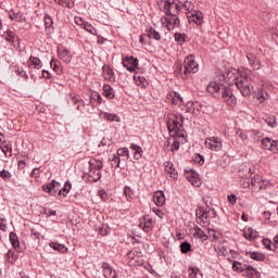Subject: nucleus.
<instances>
[{
	"label": "nucleus",
	"mask_w": 278,
	"mask_h": 278,
	"mask_svg": "<svg viewBox=\"0 0 278 278\" xmlns=\"http://www.w3.org/2000/svg\"><path fill=\"white\" fill-rule=\"evenodd\" d=\"M178 150H179V141H178V140H175V141H173V143H172L170 151H172V152H175V151H178Z\"/></svg>",
	"instance_id": "nucleus-64"
},
{
	"label": "nucleus",
	"mask_w": 278,
	"mask_h": 278,
	"mask_svg": "<svg viewBox=\"0 0 278 278\" xmlns=\"http://www.w3.org/2000/svg\"><path fill=\"white\" fill-rule=\"evenodd\" d=\"M186 16L189 23H194L197 25L203 24V13H201L200 11L186 12Z\"/></svg>",
	"instance_id": "nucleus-12"
},
{
	"label": "nucleus",
	"mask_w": 278,
	"mask_h": 278,
	"mask_svg": "<svg viewBox=\"0 0 278 278\" xmlns=\"http://www.w3.org/2000/svg\"><path fill=\"white\" fill-rule=\"evenodd\" d=\"M250 257L256 262H263L265 260V255L258 252H250Z\"/></svg>",
	"instance_id": "nucleus-45"
},
{
	"label": "nucleus",
	"mask_w": 278,
	"mask_h": 278,
	"mask_svg": "<svg viewBox=\"0 0 278 278\" xmlns=\"http://www.w3.org/2000/svg\"><path fill=\"white\" fill-rule=\"evenodd\" d=\"M153 202L156 204V206L161 207L166 203V197H164L163 191H156L153 194Z\"/></svg>",
	"instance_id": "nucleus-22"
},
{
	"label": "nucleus",
	"mask_w": 278,
	"mask_h": 278,
	"mask_svg": "<svg viewBox=\"0 0 278 278\" xmlns=\"http://www.w3.org/2000/svg\"><path fill=\"white\" fill-rule=\"evenodd\" d=\"M151 39H154V40H161V35L157 30H155V28L153 27H150L146 30V34H142Z\"/></svg>",
	"instance_id": "nucleus-28"
},
{
	"label": "nucleus",
	"mask_w": 278,
	"mask_h": 278,
	"mask_svg": "<svg viewBox=\"0 0 278 278\" xmlns=\"http://www.w3.org/2000/svg\"><path fill=\"white\" fill-rule=\"evenodd\" d=\"M254 174L253 166L250 164H245L243 168L239 170V176L241 178H250Z\"/></svg>",
	"instance_id": "nucleus-24"
},
{
	"label": "nucleus",
	"mask_w": 278,
	"mask_h": 278,
	"mask_svg": "<svg viewBox=\"0 0 278 278\" xmlns=\"http://www.w3.org/2000/svg\"><path fill=\"white\" fill-rule=\"evenodd\" d=\"M0 150L5 154L7 157L12 156V142L3 141L2 146H0Z\"/></svg>",
	"instance_id": "nucleus-27"
},
{
	"label": "nucleus",
	"mask_w": 278,
	"mask_h": 278,
	"mask_svg": "<svg viewBox=\"0 0 278 278\" xmlns=\"http://www.w3.org/2000/svg\"><path fill=\"white\" fill-rule=\"evenodd\" d=\"M206 91L207 93H211L215 98H219L222 93L223 102H225L230 108H233L237 104L236 96H233L231 89L225 86H222L218 83H215V81L208 83V85L206 86Z\"/></svg>",
	"instance_id": "nucleus-2"
},
{
	"label": "nucleus",
	"mask_w": 278,
	"mask_h": 278,
	"mask_svg": "<svg viewBox=\"0 0 278 278\" xmlns=\"http://www.w3.org/2000/svg\"><path fill=\"white\" fill-rule=\"evenodd\" d=\"M10 20L20 23L23 20V15L21 13H11Z\"/></svg>",
	"instance_id": "nucleus-56"
},
{
	"label": "nucleus",
	"mask_w": 278,
	"mask_h": 278,
	"mask_svg": "<svg viewBox=\"0 0 278 278\" xmlns=\"http://www.w3.org/2000/svg\"><path fill=\"white\" fill-rule=\"evenodd\" d=\"M102 71H103L104 80L109 83L116 81V76L114 75V71L109 65H104Z\"/></svg>",
	"instance_id": "nucleus-20"
},
{
	"label": "nucleus",
	"mask_w": 278,
	"mask_h": 278,
	"mask_svg": "<svg viewBox=\"0 0 278 278\" xmlns=\"http://www.w3.org/2000/svg\"><path fill=\"white\" fill-rule=\"evenodd\" d=\"M62 189V185L59 181L52 180L50 184L42 185V191L55 197L58 192Z\"/></svg>",
	"instance_id": "nucleus-9"
},
{
	"label": "nucleus",
	"mask_w": 278,
	"mask_h": 278,
	"mask_svg": "<svg viewBox=\"0 0 278 278\" xmlns=\"http://www.w3.org/2000/svg\"><path fill=\"white\" fill-rule=\"evenodd\" d=\"M248 277L250 278H254V277H257L260 275V271H257L256 269H254L253 267L251 266H247L243 270Z\"/></svg>",
	"instance_id": "nucleus-36"
},
{
	"label": "nucleus",
	"mask_w": 278,
	"mask_h": 278,
	"mask_svg": "<svg viewBox=\"0 0 278 278\" xmlns=\"http://www.w3.org/2000/svg\"><path fill=\"white\" fill-rule=\"evenodd\" d=\"M181 7H182L184 11H186V13L199 12V11L193 10V3L189 2V1L184 2Z\"/></svg>",
	"instance_id": "nucleus-49"
},
{
	"label": "nucleus",
	"mask_w": 278,
	"mask_h": 278,
	"mask_svg": "<svg viewBox=\"0 0 278 278\" xmlns=\"http://www.w3.org/2000/svg\"><path fill=\"white\" fill-rule=\"evenodd\" d=\"M58 58L66 64H70L73 61V53L66 48H58Z\"/></svg>",
	"instance_id": "nucleus-15"
},
{
	"label": "nucleus",
	"mask_w": 278,
	"mask_h": 278,
	"mask_svg": "<svg viewBox=\"0 0 278 278\" xmlns=\"http://www.w3.org/2000/svg\"><path fill=\"white\" fill-rule=\"evenodd\" d=\"M199 72V63L195 61V56L190 54L184 59V74L182 78L188 79L190 74H195Z\"/></svg>",
	"instance_id": "nucleus-5"
},
{
	"label": "nucleus",
	"mask_w": 278,
	"mask_h": 278,
	"mask_svg": "<svg viewBox=\"0 0 278 278\" xmlns=\"http://www.w3.org/2000/svg\"><path fill=\"white\" fill-rule=\"evenodd\" d=\"M7 262L13 264L17 260V255L14 251L9 250V253L5 254Z\"/></svg>",
	"instance_id": "nucleus-43"
},
{
	"label": "nucleus",
	"mask_w": 278,
	"mask_h": 278,
	"mask_svg": "<svg viewBox=\"0 0 278 278\" xmlns=\"http://www.w3.org/2000/svg\"><path fill=\"white\" fill-rule=\"evenodd\" d=\"M3 37L5 38L7 41L13 43L14 38H16V35L12 30H7L5 35H3Z\"/></svg>",
	"instance_id": "nucleus-50"
},
{
	"label": "nucleus",
	"mask_w": 278,
	"mask_h": 278,
	"mask_svg": "<svg viewBox=\"0 0 278 278\" xmlns=\"http://www.w3.org/2000/svg\"><path fill=\"white\" fill-rule=\"evenodd\" d=\"M197 275H199V269L194 267L189 268V278H197Z\"/></svg>",
	"instance_id": "nucleus-60"
},
{
	"label": "nucleus",
	"mask_w": 278,
	"mask_h": 278,
	"mask_svg": "<svg viewBox=\"0 0 278 278\" xmlns=\"http://www.w3.org/2000/svg\"><path fill=\"white\" fill-rule=\"evenodd\" d=\"M152 227L153 220L150 217H143V219H140L139 228L143 231L149 232L152 230Z\"/></svg>",
	"instance_id": "nucleus-21"
},
{
	"label": "nucleus",
	"mask_w": 278,
	"mask_h": 278,
	"mask_svg": "<svg viewBox=\"0 0 278 278\" xmlns=\"http://www.w3.org/2000/svg\"><path fill=\"white\" fill-rule=\"evenodd\" d=\"M132 79L135 80L136 86L142 87V88H147V86H149L146 77L139 76L138 73H136L135 76H132Z\"/></svg>",
	"instance_id": "nucleus-29"
},
{
	"label": "nucleus",
	"mask_w": 278,
	"mask_h": 278,
	"mask_svg": "<svg viewBox=\"0 0 278 278\" xmlns=\"http://www.w3.org/2000/svg\"><path fill=\"white\" fill-rule=\"evenodd\" d=\"M71 189H73V185L70 181H65L64 187L60 189L58 195H63L64 198L70 194Z\"/></svg>",
	"instance_id": "nucleus-32"
},
{
	"label": "nucleus",
	"mask_w": 278,
	"mask_h": 278,
	"mask_svg": "<svg viewBox=\"0 0 278 278\" xmlns=\"http://www.w3.org/2000/svg\"><path fill=\"white\" fill-rule=\"evenodd\" d=\"M89 177L93 179V181H99L102 178V174L100 169H90Z\"/></svg>",
	"instance_id": "nucleus-37"
},
{
	"label": "nucleus",
	"mask_w": 278,
	"mask_h": 278,
	"mask_svg": "<svg viewBox=\"0 0 278 278\" xmlns=\"http://www.w3.org/2000/svg\"><path fill=\"white\" fill-rule=\"evenodd\" d=\"M50 67H52L54 73H62V68L60 67V62L56 60L50 61Z\"/></svg>",
	"instance_id": "nucleus-47"
},
{
	"label": "nucleus",
	"mask_w": 278,
	"mask_h": 278,
	"mask_svg": "<svg viewBox=\"0 0 278 278\" xmlns=\"http://www.w3.org/2000/svg\"><path fill=\"white\" fill-rule=\"evenodd\" d=\"M149 39H151V38L148 36H144V35H140L139 42L142 46H147V45H149Z\"/></svg>",
	"instance_id": "nucleus-59"
},
{
	"label": "nucleus",
	"mask_w": 278,
	"mask_h": 278,
	"mask_svg": "<svg viewBox=\"0 0 278 278\" xmlns=\"http://www.w3.org/2000/svg\"><path fill=\"white\" fill-rule=\"evenodd\" d=\"M165 176L169 179L176 180L178 179V172L175 169L174 164L170 162H165Z\"/></svg>",
	"instance_id": "nucleus-16"
},
{
	"label": "nucleus",
	"mask_w": 278,
	"mask_h": 278,
	"mask_svg": "<svg viewBox=\"0 0 278 278\" xmlns=\"http://www.w3.org/2000/svg\"><path fill=\"white\" fill-rule=\"evenodd\" d=\"M161 23L167 30H174L179 27V18L177 15H165L161 18Z\"/></svg>",
	"instance_id": "nucleus-7"
},
{
	"label": "nucleus",
	"mask_w": 278,
	"mask_h": 278,
	"mask_svg": "<svg viewBox=\"0 0 278 278\" xmlns=\"http://www.w3.org/2000/svg\"><path fill=\"white\" fill-rule=\"evenodd\" d=\"M193 236L198 237L200 239H206L207 238V236L204 233V231L202 229H200L199 226H194Z\"/></svg>",
	"instance_id": "nucleus-40"
},
{
	"label": "nucleus",
	"mask_w": 278,
	"mask_h": 278,
	"mask_svg": "<svg viewBox=\"0 0 278 278\" xmlns=\"http://www.w3.org/2000/svg\"><path fill=\"white\" fill-rule=\"evenodd\" d=\"M247 59L250 62V65L254 70H260V61L254 56L253 53H248Z\"/></svg>",
	"instance_id": "nucleus-30"
},
{
	"label": "nucleus",
	"mask_w": 278,
	"mask_h": 278,
	"mask_svg": "<svg viewBox=\"0 0 278 278\" xmlns=\"http://www.w3.org/2000/svg\"><path fill=\"white\" fill-rule=\"evenodd\" d=\"M197 223L206 226L210 224V211L204 210L202 206H198L195 211Z\"/></svg>",
	"instance_id": "nucleus-8"
},
{
	"label": "nucleus",
	"mask_w": 278,
	"mask_h": 278,
	"mask_svg": "<svg viewBox=\"0 0 278 278\" xmlns=\"http://www.w3.org/2000/svg\"><path fill=\"white\" fill-rule=\"evenodd\" d=\"M103 96L110 100L114 99V89L108 84H104L103 86Z\"/></svg>",
	"instance_id": "nucleus-31"
},
{
	"label": "nucleus",
	"mask_w": 278,
	"mask_h": 278,
	"mask_svg": "<svg viewBox=\"0 0 278 278\" xmlns=\"http://www.w3.org/2000/svg\"><path fill=\"white\" fill-rule=\"evenodd\" d=\"M204 147L208 151L220 152L223 149V141L219 137H207L204 141Z\"/></svg>",
	"instance_id": "nucleus-6"
},
{
	"label": "nucleus",
	"mask_w": 278,
	"mask_h": 278,
	"mask_svg": "<svg viewBox=\"0 0 278 278\" xmlns=\"http://www.w3.org/2000/svg\"><path fill=\"white\" fill-rule=\"evenodd\" d=\"M92 101H94L99 104H102V101H103L102 96H100L98 92L91 93L90 94V102H92Z\"/></svg>",
	"instance_id": "nucleus-51"
},
{
	"label": "nucleus",
	"mask_w": 278,
	"mask_h": 278,
	"mask_svg": "<svg viewBox=\"0 0 278 278\" xmlns=\"http://www.w3.org/2000/svg\"><path fill=\"white\" fill-rule=\"evenodd\" d=\"M263 247L268 249V251H274L271 247V240L270 239H263L262 241Z\"/></svg>",
	"instance_id": "nucleus-58"
},
{
	"label": "nucleus",
	"mask_w": 278,
	"mask_h": 278,
	"mask_svg": "<svg viewBox=\"0 0 278 278\" xmlns=\"http://www.w3.org/2000/svg\"><path fill=\"white\" fill-rule=\"evenodd\" d=\"M262 148L266 151L278 153V141L273 140L271 138L262 139Z\"/></svg>",
	"instance_id": "nucleus-14"
},
{
	"label": "nucleus",
	"mask_w": 278,
	"mask_h": 278,
	"mask_svg": "<svg viewBox=\"0 0 278 278\" xmlns=\"http://www.w3.org/2000/svg\"><path fill=\"white\" fill-rule=\"evenodd\" d=\"M50 248L63 254L67 252V248L64 244H60L59 242H50Z\"/></svg>",
	"instance_id": "nucleus-33"
},
{
	"label": "nucleus",
	"mask_w": 278,
	"mask_h": 278,
	"mask_svg": "<svg viewBox=\"0 0 278 278\" xmlns=\"http://www.w3.org/2000/svg\"><path fill=\"white\" fill-rule=\"evenodd\" d=\"M244 238L245 239H249V240H252V239H255L256 238V232L255 231H253V229H247L245 231H244Z\"/></svg>",
	"instance_id": "nucleus-53"
},
{
	"label": "nucleus",
	"mask_w": 278,
	"mask_h": 278,
	"mask_svg": "<svg viewBox=\"0 0 278 278\" xmlns=\"http://www.w3.org/2000/svg\"><path fill=\"white\" fill-rule=\"evenodd\" d=\"M194 162H197L200 166L204 164V157L200 154L194 156Z\"/></svg>",
	"instance_id": "nucleus-62"
},
{
	"label": "nucleus",
	"mask_w": 278,
	"mask_h": 278,
	"mask_svg": "<svg viewBox=\"0 0 278 278\" xmlns=\"http://www.w3.org/2000/svg\"><path fill=\"white\" fill-rule=\"evenodd\" d=\"M192 249V245L188 241L180 243V253L188 254Z\"/></svg>",
	"instance_id": "nucleus-39"
},
{
	"label": "nucleus",
	"mask_w": 278,
	"mask_h": 278,
	"mask_svg": "<svg viewBox=\"0 0 278 278\" xmlns=\"http://www.w3.org/2000/svg\"><path fill=\"white\" fill-rule=\"evenodd\" d=\"M129 149H131L132 151H135V156H134V159H135L136 161H139V160L142 159L143 151H142L141 146H138V144H136V143H131V144L129 146Z\"/></svg>",
	"instance_id": "nucleus-26"
},
{
	"label": "nucleus",
	"mask_w": 278,
	"mask_h": 278,
	"mask_svg": "<svg viewBox=\"0 0 278 278\" xmlns=\"http://www.w3.org/2000/svg\"><path fill=\"white\" fill-rule=\"evenodd\" d=\"M102 269H103L104 278H117L116 270L111 268L110 264L103 263Z\"/></svg>",
	"instance_id": "nucleus-23"
},
{
	"label": "nucleus",
	"mask_w": 278,
	"mask_h": 278,
	"mask_svg": "<svg viewBox=\"0 0 278 278\" xmlns=\"http://www.w3.org/2000/svg\"><path fill=\"white\" fill-rule=\"evenodd\" d=\"M124 195L126 198V201H131L132 197L135 195V192L132 191V189L130 187H125L124 188Z\"/></svg>",
	"instance_id": "nucleus-42"
},
{
	"label": "nucleus",
	"mask_w": 278,
	"mask_h": 278,
	"mask_svg": "<svg viewBox=\"0 0 278 278\" xmlns=\"http://www.w3.org/2000/svg\"><path fill=\"white\" fill-rule=\"evenodd\" d=\"M100 117H102L104 121H110L111 123H121V117L115 113L101 112Z\"/></svg>",
	"instance_id": "nucleus-25"
},
{
	"label": "nucleus",
	"mask_w": 278,
	"mask_h": 278,
	"mask_svg": "<svg viewBox=\"0 0 278 278\" xmlns=\"http://www.w3.org/2000/svg\"><path fill=\"white\" fill-rule=\"evenodd\" d=\"M43 25L46 26V28H51L53 25V20L51 17V15H45L43 16Z\"/></svg>",
	"instance_id": "nucleus-52"
},
{
	"label": "nucleus",
	"mask_w": 278,
	"mask_h": 278,
	"mask_svg": "<svg viewBox=\"0 0 278 278\" xmlns=\"http://www.w3.org/2000/svg\"><path fill=\"white\" fill-rule=\"evenodd\" d=\"M181 115H177L174 113H168L167 114V128L169 136L173 138H180L182 137L181 134Z\"/></svg>",
	"instance_id": "nucleus-3"
},
{
	"label": "nucleus",
	"mask_w": 278,
	"mask_h": 278,
	"mask_svg": "<svg viewBox=\"0 0 278 278\" xmlns=\"http://www.w3.org/2000/svg\"><path fill=\"white\" fill-rule=\"evenodd\" d=\"M53 1L54 3L63 8H68V9L73 8V2L71 0H53Z\"/></svg>",
	"instance_id": "nucleus-41"
},
{
	"label": "nucleus",
	"mask_w": 278,
	"mask_h": 278,
	"mask_svg": "<svg viewBox=\"0 0 278 278\" xmlns=\"http://www.w3.org/2000/svg\"><path fill=\"white\" fill-rule=\"evenodd\" d=\"M121 157H126V160L129 159V151L127 148H121L117 150V156L114 155V157H113V163L115 164V167L119 166Z\"/></svg>",
	"instance_id": "nucleus-17"
},
{
	"label": "nucleus",
	"mask_w": 278,
	"mask_h": 278,
	"mask_svg": "<svg viewBox=\"0 0 278 278\" xmlns=\"http://www.w3.org/2000/svg\"><path fill=\"white\" fill-rule=\"evenodd\" d=\"M268 99H270V94H268V92L265 91L264 89H258V93H257L258 102L264 103Z\"/></svg>",
	"instance_id": "nucleus-34"
},
{
	"label": "nucleus",
	"mask_w": 278,
	"mask_h": 278,
	"mask_svg": "<svg viewBox=\"0 0 278 278\" xmlns=\"http://www.w3.org/2000/svg\"><path fill=\"white\" fill-rule=\"evenodd\" d=\"M254 80V75L250 70H239L237 73L236 78H233V81H236L237 89L240 90L241 96L243 97H250L251 93L254 90L253 85L251 83Z\"/></svg>",
	"instance_id": "nucleus-1"
},
{
	"label": "nucleus",
	"mask_w": 278,
	"mask_h": 278,
	"mask_svg": "<svg viewBox=\"0 0 278 278\" xmlns=\"http://www.w3.org/2000/svg\"><path fill=\"white\" fill-rule=\"evenodd\" d=\"M75 25H78L79 27H83L85 25H89L88 22H86L83 17L80 16H75L74 18Z\"/></svg>",
	"instance_id": "nucleus-54"
},
{
	"label": "nucleus",
	"mask_w": 278,
	"mask_h": 278,
	"mask_svg": "<svg viewBox=\"0 0 278 278\" xmlns=\"http://www.w3.org/2000/svg\"><path fill=\"white\" fill-rule=\"evenodd\" d=\"M89 165H90V169L92 170H100L103 168L102 161H98V160H90Z\"/></svg>",
	"instance_id": "nucleus-35"
},
{
	"label": "nucleus",
	"mask_w": 278,
	"mask_h": 278,
	"mask_svg": "<svg viewBox=\"0 0 278 278\" xmlns=\"http://www.w3.org/2000/svg\"><path fill=\"white\" fill-rule=\"evenodd\" d=\"M248 266L242 267V264L239 262H233L232 269L233 271H244Z\"/></svg>",
	"instance_id": "nucleus-55"
},
{
	"label": "nucleus",
	"mask_w": 278,
	"mask_h": 278,
	"mask_svg": "<svg viewBox=\"0 0 278 278\" xmlns=\"http://www.w3.org/2000/svg\"><path fill=\"white\" fill-rule=\"evenodd\" d=\"M80 28L85 29L92 36H97V29L91 24H85V26H80Z\"/></svg>",
	"instance_id": "nucleus-48"
},
{
	"label": "nucleus",
	"mask_w": 278,
	"mask_h": 278,
	"mask_svg": "<svg viewBox=\"0 0 278 278\" xmlns=\"http://www.w3.org/2000/svg\"><path fill=\"white\" fill-rule=\"evenodd\" d=\"M228 203H230V205H236L237 197L235 194L228 195Z\"/></svg>",
	"instance_id": "nucleus-63"
},
{
	"label": "nucleus",
	"mask_w": 278,
	"mask_h": 278,
	"mask_svg": "<svg viewBox=\"0 0 278 278\" xmlns=\"http://www.w3.org/2000/svg\"><path fill=\"white\" fill-rule=\"evenodd\" d=\"M167 102L172 103L173 105H181L184 103L182 97L178 92H169L167 93Z\"/></svg>",
	"instance_id": "nucleus-18"
},
{
	"label": "nucleus",
	"mask_w": 278,
	"mask_h": 278,
	"mask_svg": "<svg viewBox=\"0 0 278 278\" xmlns=\"http://www.w3.org/2000/svg\"><path fill=\"white\" fill-rule=\"evenodd\" d=\"M27 67L29 70H36L39 71L42 68V61L38 59L37 56H30L27 61Z\"/></svg>",
	"instance_id": "nucleus-19"
},
{
	"label": "nucleus",
	"mask_w": 278,
	"mask_h": 278,
	"mask_svg": "<svg viewBox=\"0 0 278 278\" xmlns=\"http://www.w3.org/2000/svg\"><path fill=\"white\" fill-rule=\"evenodd\" d=\"M214 251L217 252L218 256H227L228 255V250H226V248L223 245L214 247Z\"/></svg>",
	"instance_id": "nucleus-46"
},
{
	"label": "nucleus",
	"mask_w": 278,
	"mask_h": 278,
	"mask_svg": "<svg viewBox=\"0 0 278 278\" xmlns=\"http://www.w3.org/2000/svg\"><path fill=\"white\" fill-rule=\"evenodd\" d=\"M265 181L262 179L261 175H255L251 179V191L252 192H260L262 189H264Z\"/></svg>",
	"instance_id": "nucleus-13"
},
{
	"label": "nucleus",
	"mask_w": 278,
	"mask_h": 278,
	"mask_svg": "<svg viewBox=\"0 0 278 278\" xmlns=\"http://www.w3.org/2000/svg\"><path fill=\"white\" fill-rule=\"evenodd\" d=\"M12 177V174H10L9 172H7L5 169H3L2 172H0V178L7 180L10 179Z\"/></svg>",
	"instance_id": "nucleus-61"
},
{
	"label": "nucleus",
	"mask_w": 278,
	"mask_h": 278,
	"mask_svg": "<svg viewBox=\"0 0 278 278\" xmlns=\"http://www.w3.org/2000/svg\"><path fill=\"white\" fill-rule=\"evenodd\" d=\"M184 176H186V179L190 184H192L193 187L199 188L201 186V180H200L199 174L195 170H193V169L186 170L184 173Z\"/></svg>",
	"instance_id": "nucleus-11"
},
{
	"label": "nucleus",
	"mask_w": 278,
	"mask_h": 278,
	"mask_svg": "<svg viewBox=\"0 0 278 278\" xmlns=\"http://www.w3.org/2000/svg\"><path fill=\"white\" fill-rule=\"evenodd\" d=\"M122 65L126 67V71L134 73L138 70V59H135L134 56H125L124 60H122Z\"/></svg>",
	"instance_id": "nucleus-10"
},
{
	"label": "nucleus",
	"mask_w": 278,
	"mask_h": 278,
	"mask_svg": "<svg viewBox=\"0 0 278 278\" xmlns=\"http://www.w3.org/2000/svg\"><path fill=\"white\" fill-rule=\"evenodd\" d=\"M175 41L179 46H182L186 42V35L181 33H175Z\"/></svg>",
	"instance_id": "nucleus-44"
},
{
	"label": "nucleus",
	"mask_w": 278,
	"mask_h": 278,
	"mask_svg": "<svg viewBox=\"0 0 278 278\" xmlns=\"http://www.w3.org/2000/svg\"><path fill=\"white\" fill-rule=\"evenodd\" d=\"M71 101H72V103H74V105H77L78 103L84 105V101L80 99L79 96H72Z\"/></svg>",
	"instance_id": "nucleus-57"
},
{
	"label": "nucleus",
	"mask_w": 278,
	"mask_h": 278,
	"mask_svg": "<svg viewBox=\"0 0 278 278\" xmlns=\"http://www.w3.org/2000/svg\"><path fill=\"white\" fill-rule=\"evenodd\" d=\"M10 242L11 245H13L14 249L20 248V240L17 239V236L15 232H10Z\"/></svg>",
	"instance_id": "nucleus-38"
},
{
	"label": "nucleus",
	"mask_w": 278,
	"mask_h": 278,
	"mask_svg": "<svg viewBox=\"0 0 278 278\" xmlns=\"http://www.w3.org/2000/svg\"><path fill=\"white\" fill-rule=\"evenodd\" d=\"M159 9L164 11L165 15H177L181 11V2L178 0H160Z\"/></svg>",
	"instance_id": "nucleus-4"
}]
</instances>
